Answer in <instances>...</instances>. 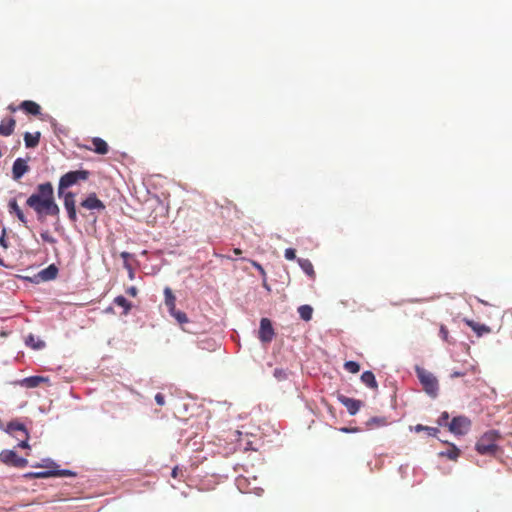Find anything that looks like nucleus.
<instances>
[{"label":"nucleus","mask_w":512,"mask_h":512,"mask_svg":"<svg viewBox=\"0 0 512 512\" xmlns=\"http://www.w3.org/2000/svg\"><path fill=\"white\" fill-rule=\"evenodd\" d=\"M64 207L69 220L72 222L79 220L77 217V213H79L83 221L95 223L97 215L105 211V205L97 198L95 193H91L76 208L75 195L72 192H66L64 194Z\"/></svg>","instance_id":"1"},{"label":"nucleus","mask_w":512,"mask_h":512,"mask_svg":"<svg viewBox=\"0 0 512 512\" xmlns=\"http://www.w3.org/2000/svg\"><path fill=\"white\" fill-rule=\"evenodd\" d=\"M26 205L36 213L38 221H43L47 216H56L60 211L50 182L39 184Z\"/></svg>","instance_id":"2"},{"label":"nucleus","mask_w":512,"mask_h":512,"mask_svg":"<svg viewBox=\"0 0 512 512\" xmlns=\"http://www.w3.org/2000/svg\"><path fill=\"white\" fill-rule=\"evenodd\" d=\"M499 438L498 430H488L477 440L475 444L476 451L481 455H494L498 450L496 442Z\"/></svg>","instance_id":"3"},{"label":"nucleus","mask_w":512,"mask_h":512,"mask_svg":"<svg viewBox=\"0 0 512 512\" xmlns=\"http://www.w3.org/2000/svg\"><path fill=\"white\" fill-rule=\"evenodd\" d=\"M415 372L426 394L433 399L436 398L439 394L437 378L431 372L419 366L415 367Z\"/></svg>","instance_id":"4"},{"label":"nucleus","mask_w":512,"mask_h":512,"mask_svg":"<svg viewBox=\"0 0 512 512\" xmlns=\"http://www.w3.org/2000/svg\"><path fill=\"white\" fill-rule=\"evenodd\" d=\"M89 171L87 170H75L69 171L63 176H61L58 184V194L59 196H64L65 189L77 184L79 181H85L89 177Z\"/></svg>","instance_id":"5"},{"label":"nucleus","mask_w":512,"mask_h":512,"mask_svg":"<svg viewBox=\"0 0 512 512\" xmlns=\"http://www.w3.org/2000/svg\"><path fill=\"white\" fill-rule=\"evenodd\" d=\"M449 431L455 436H463L471 429V420L463 415L455 416L448 424Z\"/></svg>","instance_id":"6"},{"label":"nucleus","mask_w":512,"mask_h":512,"mask_svg":"<svg viewBox=\"0 0 512 512\" xmlns=\"http://www.w3.org/2000/svg\"><path fill=\"white\" fill-rule=\"evenodd\" d=\"M0 461L8 466L24 468L28 465V460L20 457L14 450L4 449L0 452Z\"/></svg>","instance_id":"7"},{"label":"nucleus","mask_w":512,"mask_h":512,"mask_svg":"<svg viewBox=\"0 0 512 512\" xmlns=\"http://www.w3.org/2000/svg\"><path fill=\"white\" fill-rule=\"evenodd\" d=\"M275 336V331L272 322L268 318H262L260 320L259 335L258 338L262 343H270Z\"/></svg>","instance_id":"8"},{"label":"nucleus","mask_w":512,"mask_h":512,"mask_svg":"<svg viewBox=\"0 0 512 512\" xmlns=\"http://www.w3.org/2000/svg\"><path fill=\"white\" fill-rule=\"evenodd\" d=\"M338 401L346 407L350 415H356L362 406V401L344 395H338Z\"/></svg>","instance_id":"9"},{"label":"nucleus","mask_w":512,"mask_h":512,"mask_svg":"<svg viewBox=\"0 0 512 512\" xmlns=\"http://www.w3.org/2000/svg\"><path fill=\"white\" fill-rule=\"evenodd\" d=\"M48 378L38 375H33L29 377H25L21 380L15 382V384L20 385L26 388H35L40 385V383L47 382Z\"/></svg>","instance_id":"10"},{"label":"nucleus","mask_w":512,"mask_h":512,"mask_svg":"<svg viewBox=\"0 0 512 512\" xmlns=\"http://www.w3.org/2000/svg\"><path fill=\"white\" fill-rule=\"evenodd\" d=\"M28 170L29 166L26 161L22 158H17L12 167L13 179L19 180Z\"/></svg>","instance_id":"11"},{"label":"nucleus","mask_w":512,"mask_h":512,"mask_svg":"<svg viewBox=\"0 0 512 512\" xmlns=\"http://www.w3.org/2000/svg\"><path fill=\"white\" fill-rule=\"evenodd\" d=\"M58 272H59L58 267L55 264H50L46 268L39 271L37 274V277L41 281H51L57 277Z\"/></svg>","instance_id":"12"},{"label":"nucleus","mask_w":512,"mask_h":512,"mask_svg":"<svg viewBox=\"0 0 512 512\" xmlns=\"http://www.w3.org/2000/svg\"><path fill=\"white\" fill-rule=\"evenodd\" d=\"M20 109H22L25 113L31 115H39L41 112V107L34 101L25 100L20 104Z\"/></svg>","instance_id":"13"},{"label":"nucleus","mask_w":512,"mask_h":512,"mask_svg":"<svg viewBox=\"0 0 512 512\" xmlns=\"http://www.w3.org/2000/svg\"><path fill=\"white\" fill-rule=\"evenodd\" d=\"M4 431L10 435H13L14 431L22 432L23 435H27V432H29L28 429L26 428V426L17 420H12V421L8 422Z\"/></svg>","instance_id":"14"},{"label":"nucleus","mask_w":512,"mask_h":512,"mask_svg":"<svg viewBox=\"0 0 512 512\" xmlns=\"http://www.w3.org/2000/svg\"><path fill=\"white\" fill-rule=\"evenodd\" d=\"M93 148H91L95 153L105 155L109 151L108 144L102 138L95 137L92 139Z\"/></svg>","instance_id":"15"},{"label":"nucleus","mask_w":512,"mask_h":512,"mask_svg":"<svg viewBox=\"0 0 512 512\" xmlns=\"http://www.w3.org/2000/svg\"><path fill=\"white\" fill-rule=\"evenodd\" d=\"M361 381L370 389H377L378 383L372 371L366 370L361 375Z\"/></svg>","instance_id":"16"},{"label":"nucleus","mask_w":512,"mask_h":512,"mask_svg":"<svg viewBox=\"0 0 512 512\" xmlns=\"http://www.w3.org/2000/svg\"><path fill=\"white\" fill-rule=\"evenodd\" d=\"M8 211L10 214H15L19 221L26 223L27 219L21 208L19 207L16 199H11L8 203Z\"/></svg>","instance_id":"17"},{"label":"nucleus","mask_w":512,"mask_h":512,"mask_svg":"<svg viewBox=\"0 0 512 512\" xmlns=\"http://www.w3.org/2000/svg\"><path fill=\"white\" fill-rule=\"evenodd\" d=\"M16 121L13 118H9L7 121H2L0 123V135L1 136H10L15 129Z\"/></svg>","instance_id":"18"},{"label":"nucleus","mask_w":512,"mask_h":512,"mask_svg":"<svg viewBox=\"0 0 512 512\" xmlns=\"http://www.w3.org/2000/svg\"><path fill=\"white\" fill-rule=\"evenodd\" d=\"M165 305L169 312H173L176 308V297L173 294L171 288L165 287L164 289Z\"/></svg>","instance_id":"19"},{"label":"nucleus","mask_w":512,"mask_h":512,"mask_svg":"<svg viewBox=\"0 0 512 512\" xmlns=\"http://www.w3.org/2000/svg\"><path fill=\"white\" fill-rule=\"evenodd\" d=\"M25 343L27 346L31 347L34 350H41L45 347V342L38 337H35L33 334H29L26 337Z\"/></svg>","instance_id":"20"},{"label":"nucleus","mask_w":512,"mask_h":512,"mask_svg":"<svg viewBox=\"0 0 512 512\" xmlns=\"http://www.w3.org/2000/svg\"><path fill=\"white\" fill-rule=\"evenodd\" d=\"M40 132H35L34 134L26 132L24 134V142L27 148H34L39 144L40 141Z\"/></svg>","instance_id":"21"},{"label":"nucleus","mask_w":512,"mask_h":512,"mask_svg":"<svg viewBox=\"0 0 512 512\" xmlns=\"http://www.w3.org/2000/svg\"><path fill=\"white\" fill-rule=\"evenodd\" d=\"M297 262H298L300 268L302 269V271L306 275H308L309 277H314L315 276L313 264H312V262L309 259L298 258Z\"/></svg>","instance_id":"22"},{"label":"nucleus","mask_w":512,"mask_h":512,"mask_svg":"<svg viewBox=\"0 0 512 512\" xmlns=\"http://www.w3.org/2000/svg\"><path fill=\"white\" fill-rule=\"evenodd\" d=\"M113 303L123 308V314L127 315L132 308V304L123 295H118L114 298Z\"/></svg>","instance_id":"23"},{"label":"nucleus","mask_w":512,"mask_h":512,"mask_svg":"<svg viewBox=\"0 0 512 512\" xmlns=\"http://www.w3.org/2000/svg\"><path fill=\"white\" fill-rule=\"evenodd\" d=\"M439 455L442 457H447L450 460H457L460 455V450L455 444L450 443L449 448L446 451H441Z\"/></svg>","instance_id":"24"},{"label":"nucleus","mask_w":512,"mask_h":512,"mask_svg":"<svg viewBox=\"0 0 512 512\" xmlns=\"http://www.w3.org/2000/svg\"><path fill=\"white\" fill-rule=\"evenodd\" d=\"M298 313L301 319L309 321L312 318L313 309L310 305L304 304L298 308Z\"/></svg>","instance_id":"25"},{"label":"nucleus","mask_w":512,"mask_h":512,"mask_svg":"<svg viewBox=\"0 0 512 512\" xmlns=\"http://www.w3.org/2000/svg\"><path fill=\"white\" fill-rule=\"evenodd\" d=\"M33 468H42L47 467L48 469H56L58 468V464L51 458L46 457L41 460L39 463L32 464Z\"/></svg>","instance_id":"26"},{"label":"nucleus","mask_w":512,"mask_h":512,"mask_svg":"<svg viewBox=\"0 0 512 512\" xmlns=\"http://www.w3.org/2000/svg\"><path fill=\"white\" fill-rule=\"evenodd\" d=\"M414 430L416 432H421V431H424L427 433L428 436L430 437H436L437 434L440 432L439 429L437 427H430V426H424L422 424H417L415 427H414Z\"/></svg>","instance_id":"27"},{"label":"nucleus","mask_w":512,"mask_h":512,"mask_svg":"<svg viewBox=\"0 0 512 512\" xmlns=\"http://www.w3.org/2000/svg\"><path fill=\"white\" fill-rule=\"evenodd\" d=\"M171 316H173L176 321L183 325V324H188L189 323V320H188V317L186 315V313H184L183 311H180V310H176V308L174 309L173 312H169Z\"/></svg>","instance_id":"28"},{"label":"nucleus","mask_w":512,"mask_h":512,"mask_svg":"<svg viewBox=\"0 0 512 512\" xmlns=\"http://www.w3.org/2000/svg\"><path fill=\"white\" fill-rule=\"evenodd\" d=\"M54 477H75L77 473L70 469L56 468L53 469Z\"/></svg>","instance_id":"29"},{"label":"nucleus","mask_w":512,"mask_h":512,"mask_svg":"<svg viewBox=\"0 0 512 512\" xmlns=\"http://www.w3.org/2000/svg\"><path fill=\"white\" fill-rule=\"evenodd\" d=\"M344 368L350 373H358L360 371V364L356 361H346L344 364Z\"/></svg>","instance_id":"30"},{"label":"nucleus","mask_w":512,"mask_h":512,"mask_svg":"<svg viewBox=\"0 0 512 512\" xmlns=\"http://www.w3.org/2000/svg\"><path fill=\"white\" fill-rule=\"evenodd\" d=\"M472 330L476 333L477 336L480 337V336H483L486 333H489L490 332V327H488L485 324L476 323Z\"/></svg>","instance_id":"31"},{"label":"nucleus","mask_w":512,"mask_h":512,"mask_svg":"<svg viewBox=\"0 0 512 512\" xmlns=\"http://www.w3.org/2000/svg\"><path fill=\"white\" fill-rule=\"evenodd\" d=\"M439 336L446 343H449V344H453L454 343V341H452V339L450 338L448 329L446 328L445 325H441L440 326Z\"/></svg>","instance_id":"32"},{"label":"nucleus","mask_w":512,"mask_h":512,"mask_svg":"<svg viewBox=\"0 0 512 512\" xmlns=\"http://www.w3.org/2000/svg\"><path fill=\"white\" fill-rule=\"evenodd\" d=\"M273 376L278 381H284L288 378V372L286 369L283 368H275L273 371Z\"/></svg>","instance_id":"33"},{"label":"nucleus","mask_w":512,"mask_h":512,"mask_svg":"<svg viewBox=\"0 0 512 512\" xmlns=\"http://www.w3.org/2000/svg\"><path fill=\"white\" fill-rule=\"evenodd\" d=\"M36 479H46L54 477L53 469L35 471Z\"/></svg>","instance_id":"34"},{"label":"nucleus","mask_w":512,"mask_h":512,"mask_svg":"<svg viewBox=\"0 0 512 512\" xmlns=\"http://www.w3.org/2000/svg\"><path fill=\"white\" fill-rule=\"evenodd\" d=\"M251 264H252V266H253L255 269H257V271H258V272H259V274L261 275V277H262L263 281H265V280H266L267 275H266V272H265V270H264L263 266H262L260 263H258L257 261H254V260H251Z\"/></svg>","instance_id":"35"},{"label":"nucleus","mask_w":512,"mask_h":512,"mask_svg":"<svg viewBox=\"0 0 512 512\" xmlns=\"http://www.w3.org/2000/svg\"><path fill=\"white\" fill-rule=\"evenodd\" d=\"M448 420H449V413L447 411H444L439 416L437 423L439 426H448Z\"/></svg>","instance_id":"36"},{"label":"nucleus","mask_w":512,"mask_h":512,"mask_svg":"<svg viewBox=\"0 0 512 512\" xmlns=\"http://www.w3.org/2000/svg\"><path fill=\"white\" fill-rule=\"evenodd\" d=\"M41 238L43 239V241L50 244H54L56 242V239L53 238L48 231L41 232Z\"/></svg>","instance_id":"37"},{"label":"nucleus","mask_w":512,"mask_h":512,"mask_svg":"<svg viewBox=\"0 0 512 512\" xmlns=\"http://www.w3.org/2000/svg\"><path fill=\"white\" fill-rule=\"evenodd\" d=\"M284 256L287 260H295L296 259V251L293 248H287L284 252Z\"/></svg>","instance_id":"38"},{"label":"nucleus","mask_w":512,"mask_h":512,"mask_svg":"<svg viewBox=\"0 0 512 512\" xmlns=\"http://www.w3.org/2000/svg\"><path fill=\"white\" fill-rule=\"evenodd\" d=\"M17 447L27 449L30 448L29 445V432H27V435H24V439H22L18 444Z\"/></svg>","instance_id":"39"},{"label":"nucleus","mask_w":512,"mask_h":512,"mask_svg":"<svg viewBox=\"0 0 512 512\" xmlns=\"http://www.w3.org/2000/svg\"><path fill=\"white\" fill-rule=\"evenodd\" d=\"M6 229H5V226H3V229H2V234L0 236V246L3 247V248H8V241L6 240Z\"/></svg>","instance_id":"40"},{"label":"nucleus","mask_w":512,"mask_h":512,"mask_svg":"<svg viewBox=\"0 0 512 512\" xmlns=\"http://www.w3.org/2000/svg\"><path fill=\"white\" fill-rule=\"evenodd\" d=\"M154 399H155V402L157 403V405H159V406L165 405V396L162 393H157L155 395Z\"/></svg>","instance_id":"41"},{"label":"nucleus","mask_w":512,"mask_h":512,"mask_svg":"<svg viewBox=\"0 0 512 512\" xmlns=\"http://www.w3.org/2000/svg\"><path fill=\"white\" fill-rule=\"evenodd\" d=\"M377 424V425H384L385 424V418L383 417H372L369 421H368V424Z\"/></svg>","instance_id":"42"},{"label":"nucleus","mask_w":512,"mask_h":512,"mask_svg":"<svg viewBox=\"0 0 512 512\" xmlns=\"http://www.w3.org/2000/svg\"><path fill=\"white\" fill-rule=\"evenodd\" d=\"M121 258L123 259V266L125 267V263H129V258L132 256L129 252L123 251L120 254Z\"/></svg>","instance_id":"43"},{"label":"nucleus","mask_w":512,"mask_h":512,"mask_svg":"<svg viewBox=\"0 0 512 512\" xmlns=\"http://www.w3.org/2000/svg\"><path fill=\"white\" fill-rule=\"evenodd\" d=\"M125 269L128 271V276L131 280L134 279V270L130 263H125Z\"/></svg>","instance_id":"44"},{"label":"nucleus","mask_w":512,"mask_h":512,"mask_svg":"<svg viewBox=\"0 0 512 512\" xmlns=\"http://www.w3.org/2000/svg\"><path fill=\"white\" fill-rule=\"evenodd\" d=\"M466 374H467L466 371L455 370L451 373L450 377L451 378L463 377Z\"/></svg>","instance_id":"45"},{"label":"nucleus","mask_w":512,"mask_h":512,"mask_svg":"<svg viewBox=\"0 0 512 512\" xmlns=\"http://www.w3.org/2000/svg\"><path fill=\"white\" fill-rule=\"evenodd\" d=\"M127 294L131 295V296H136L137 295V292H138V289L135 287V286H131L129 287L127 290H126Z\"/></svg>","instance_id":"46"},{"label":"nucleus","mask_w":512,"mask_h":512,"mask_svg":"<svg viewBox=\"0 0 512 512\" xmlns=\"http://www.w3.org/2000/svg\"><path fill=\"white\" fill-rule=\"evenodd\" d=\"M25 479H36L35 471L26 472L23 474Z\"/></svg>","instance_id":"47"},{"label":"nucleus","mask_w":512,"mask_h":512,"mask_svg":"<svg viewBox=\"0 0 512 512\" xmlns=\"http://www.w3.org/2000/svg\"><path fill=\"white\" fill-rule=\"evenodd\" d=\"M464 322H465V323H466V325H468L471 329H473V327H474V326H475V324L477 323V322H475V321H473V320H470V319H467V318H465V319H464Z\"/></svg>","instance_id":"48"},{"label":"nucleus","mask_w":512,"mask_h":512,"mask_svg":"<svg viewBox=\"0 0 512 512\" xmlns=\"http://www.w3.org/2000/svg\"><path fill=\"white\" fill-rule=\"evenodd\" d=\"M357 429H353V428H347V427H343L340 429V431L344 432V433H351V432H355Z\"/></svg>","instance_id":"49"},{"label":"nucleus","mask_w":512,"mask_h":512,"mask_svg":"<svg viewBox=\"0 0 512 512\" xmlns=\"http://www.w3.org/2000/svg\"><path fill=\"white\" fill-rule=\"evenodd\" d=\"M177 473H178V468H177V467H175V468H173V469H172V471H171V476L175 478V477H177Z\"/></svg>","instance_id":"50"},{"label":"nucleus","mask_w":512,"mask_h":512,"mask_svg":"<svg viewBox=\"0 0 512 512\" xmlns=\"http://www.w3.org/2000/svg\"><path fill=\"white\" fill-rule=\"evenodd\" d=\"M62 228H63V226H60V225L55 226V229L57 232H59Z\"/></svg>","instance_id":"51"},{"label":"nucleus","mask_w":512,"mask_h":512,"mask_svg":"<svg viewBox=\"0 0 512 512\" xmlns=\"http://www.w3.org/2000/svg\"><path fill=\"white\" fill-rule=\"evenodd\" d=\"M0 266L2 267H6L5 263H4V260L2 258H0Z\"/></svg>","instance_id":"52"},{"label":"nucleus","mask_w":512,"mask_h":512,"mask_svg":"<svg viewBox=\"0 0 512 512\" xmlns=\"http://www.w3.org/2000/svg\"><path fill=\"white\" fill-rule=\"evenodd\" d=\"M240 253H241V251H240L239 249H237V248H236V249H234V254H235V255H239Z\"/></svg>","instance_id":"53"},{"label":"nucleus","mask_w":512,"mask_h":512,"mask_svg":"<svg viewBox=\"0 0 512 512\" xmlns=\"http://www.w3.org/2000/svg\"><path fill=\"white\" fill-rule=\"evenodd\" d=\"M262 492H263V489H261V488L257 489V495H261Z\"/></svg>","instance_id":"54"},{"label":"nucleus","mask_w":512,"mask_h":512,"mask_svg":"<svg viewBox=\"0 0 512 512\" xmlns=\"http://www.w3.org/2000/svg\"><path fill=\"white\" fill-rule=\"evenodd\" d=\"M263 282H264V287H265L266 289H268V290H269L270 288H269V286L266 284V280H265V281H263Z\"/></svg>","instance_id":"55"},{"label":"nucleus","mask_w":512,"mask_h":512,"mask_svg":"<svg viewBox=\"0 0 512 512\" xmlns=\"http://www.w3.org/2000/svg\"><path fill=\"white\" fill-rule=\"evenodd\" d=\"M9 109L12 111V112H15L16 111V108L12 107V106H9Z\"/></svg>","instance_id":"56"},{"label":"nucleus","mask_w":512,"mask_h":512,"mask_svg":"<svg viewBox=\"0 0 512 512\" xmlns=\"http://www.w3.org/2000/svg\"><path fill=\"white\" fill-rule=\"evenodd\" d=\"M183 330L186 332H192L189 328H183Z\"/></svg>","instance_id":"57"},{"label":"nucleus","mask_w":512,"mask_h":512,"mask_svg":"<svg viewBox=\"0 0 512 512\" xmlns=\"http://www.w3.org/2000/svg\"><path fill=\"white\" fill-rule=\"evenodd\" d=\"M0 429H3V423H2L1 419H0Z\"/></svg>","instance_id":"58"}]
</instances>
